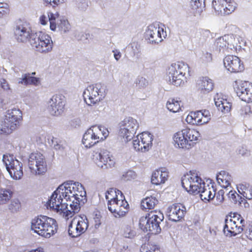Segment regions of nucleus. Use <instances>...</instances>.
<instances>
[{"instance_id": "obj_1", "label": "nucleus", "mask_w": 252, "mask_h": 252, "mask_svg": "<svg viewBox=\"0 0 252 252\" xmlns=\"http://www.w3.org/2000/svg\"><path fill=\"white\" fill-rule=\"evenodd\" d=\"M57 221L44 215H39L32 220L31 229L34 233L45 238H50L57 232Z\"/></svg>"}, {"instance_id": "obj_2", "label": "nucleus", "mask_w": 252, "mask_h": 252, "mask_svg": "<svg viewBox=\"0 0 252 252\" xmlns=\"http://www.w3.org/2000/svg\"><path fill=\"white\" fill-rule=\"evenodd\" d=\"M163 219V214L160 211H151L140 218L139 226L144 232L152 234H158L161 232L159 224Z\"/></svg>"}, {"instance_id": "obj_3", "label": "nucleus", "mask_w": 252, "mask_h": 252, "mask_svg": "<svg viewBox=\"0 0 252 252\" xmlns=\"http://www.w3.org/2000/svg\"><path fill=\"white\" fill-rule=\"evenodd\" d=\"M198 131L186 127L176 132L173 137L175 145L179 148L189 149L200 137Z\"/></svg>"}, {"instance_id": "obj_4", "label": "nucleus", "mask_w": 252, "mask_h": 252, "mask_svg": "<svg viewBox=\"0 0 252 252\" xmlns=\"http://www.w3.org/2000/svg\"><path fill=\"white\" fill-rule=\"evenodd\" d=\"M22 120V113L18 109L8 110L0 126V135H8L15 130Z\"/></svg>"}, {"instance_id": "obj_5", "label": "nucleus", "mask_w": 252, "mask_h": 252, "mask_svg": "<svg viewBox=\"0 0 252 252\" xmlns=\"http://www.w3.org/2000/svg\"><path fill=\"white\" fill-rule=\"evenodd\" d=\"M189 65L183 62H178L171 65L168 68V79L170 83L176 86L184 83L185 75L189 71Z\"/></svg>"}, {"instance_id": "obj_6", "label": "nucleus", "mask_w": 252, "mask_h": 252, "mask_svg": "<svg viewBox=\"0 0 252 252\" xmlns=\"http://www.w3.org/2000/svg\"><path fill=\"white\" fill-rule=\"evenodd\" d=\"M245 223V220L241 215L234 213L225 219L223 227L224 233L227 236H236L243 231Z\"/></svg>"}, {"instance_id": "obj_7", "label": "nucleus", "mask_w": 252, "mask_h": 252, "mask_svg": "<svg viewBox=\"0 0 252 252\" xmlns=\"http://www.w3.org/2000/svg\"><path fill=\"white\" fill-rule=\"evenodd\" d=\"M30 43L33 49L41 53H48L53 49V43L51 36L42 32L34 33Z\"/></svg>"}, {"instance_id": "obj_8", "label": "nucleus", "mask_w": 252, "mask_h": 252, "mask_svg": "<svg viewBox=\"0 0 252 252\" xmlns=\"http://www.w3.org/2000/svg\"><path fill=\"white\" fill-rule=\"evenodd\" d=\"M204 184V181L197 173L191 171L185 175L182 179V187L189 193L194 195L199 193Z\"/></svg>"}, {"instance_id": "obj_9", "label": "nucleus", "mask_w": 252, "mask_h": 252, "mask_svg": "<svg viewBox=\"0 0 252 252\" xmlns=\"http://www.w3.org/2000/svg\"><path fill=\"white\" fill-rule=\"evenodd\" d=\"M63 186L60 185L57 189L53 193L50 199L47 202V208L56 211L63 214V211L67 209L68 204L63 203V198L66 201L67 197H65V193L63 191Z\"/></svg>"}, {"instance_id": "obj_10", "label": "nucleus", "mask_w": 252, "mask_h": 252, "mask_svg": "<svg viewBox=\"0 0 252 252\" xmlns=\"http://www.w3.org/2000/svg\"><path fill=\"white\" fill-rule=\"evenodd\" d=\"M28 165L32 173L43 175L47 170L44 156L40 153H32L29 157Z\"/></svg>"}, {"instance_id": "obj_11", "label": "nucleus", "mask_w": 252, "mask_h": 252, "mask_svg": "<svg viewBox=\"0 0 252 252\" xmlns=\"http://www.w3.org/2000/svg\"><path fill=\"white\" fill-rule=\"evenodd\" d=\"M138 126L136 120L131 117L126 118L120 124V135L126 142L130 141L136 133Z\"/></svg>"}, {"instance_id": "obj_12", "label": "nucleus", "mask_w": 252, "mask_h": 252, "mask_svg": "<svg viewBox=\"0 0 252 252\" xmlns=\"http://www.w3.org/2000/svg\"><path fill=\"white\" fill-rule=\"evenodd\" d=\"M14 36L17 42L27 43L32 38V28L30 23L26 21H19L13 30Z\"/></svg>"}, {"instance_id": "obj_13", "label": "nucleus", "mask_w": 252, "mask_h": 252, "mask_svg": "<svg viewBox=\"0 0 252 252\" xmlns=\"http://www.w3.org/2000/svg\"><path fill=\"white\" fill-rule=\"evenodd\" d=\"M89 226L86 216H76L73 219L68 226V234L72 238H76L84 233Z\"/></svg>"}, {"instance_id": "obj_14", "label": "nucleus", "mask_w": 252, "mask_h": 252, "mask_svg": "<svg viewBox=\"0 0 252 252\" xmlns=\"http://www.w3.org/2000/svg\"><path fill=\"white\" fill-rule=\"evenodd\" d=\"M2 161L11 177L15 180L20 179L23 175V164L10 155H4Z\"/></svg>"}, {"instance_id": "obj_15", "label": "nucleus", "mask_w": 252, "mask_h": 252, "mask_svg": "<svg viewBox=\"0 0 252 252\" xmlns=\"http://www.w3.org/2000/svg\"><path fill=\"white\" fill-rule=\"evenodd\" d=\"M83 97L88 105L91 106L100 101L104 97L101 85L96 84L89 86L84 91Z\"/></svg>"}, {"instance_id": "obj_16", "label": "nucleus", "mask_w": 252, "mask_h": 252, "mask_svg": "<svg viewBox=\"0 0 252 252\" xmlns=\"http://www.w3.org/2000/svg\"><path fill=\"white\" fill-rule=\"evenodd\" d=\"M108 208L115 217L120 218L126 216L129 207L124 195L121 194L119 199L108 204Z\"/></svg>"}, {"instance_id": "obj_17", "label": "nucleus", "mask_w": 252, "mask_h": 252, "mask_svg": "<svg viewBox=\"0 0 252 252\" xmlns=\"http://www.w3.org/2000/svg\"><path fill=\"white\" fill-rule=\"evenodd\" d=\"M63 191L65 193V197L67 200L71 201V198H74L75 200L78 201L80 197H83L86 195V191L81 184L76 182L73 184H63Z\"/></svg>"}, {"instance_id": "obj_18", "label": "nucleus", "mask_w": 252, "mask_h": 252, "mask_svg": "<svg viewBox=\"0 0 252 252\" xmlns=\"http://www.w3.org/2000/svg\"><path fill=\"white\" fill-rule=\"evenodd\" d=\"M211 119L210 112L206 109L191 112L188 115L187 122L192 125L202 126L208 123Z\"/></svg>"}, {"instance_id": "obj_19", "label": "nucleus", "mask_w": 252, "mask_h": 252, "mask_svg": "<svg viewBox=\"0 0 252 252\" xmlns=\"http://www.w3.org/2000/svg\"><path fill=\"white\" fill-rule=\"evenodd\" d=\"M234 90L243 101L248 103L252 102V83L248 81H236Z\"/></svg>"}, {"instance_id": "obj_20", "label": "nucleus", "mask_w": 252, "mask_h": 252, "mask_svg": "<svg viewBox=\"0 0 252 252\" xmlns=\"http://www.w3.org/2000/svg\"><path fill=\"white\" fill-rule=\"evenodd\" d=\"M50 104L49 107L50 113L54 116H59L65 110V97L62 94H55L51 98Z\"/></svg>"}, {"instance_id": "obj_21", "label": "nucleus", "mask_w": 252, "mask_h": 252, "mask_svg": "<svg viewBox=\"0 0 252 252\" xmlns=\"http://www.w3.org/2000/svg\"><path fill=\"white\" fill-rule=\"evenodd\" d=\"M212 5L218 14L223 15L231 14L236 7L234 0H213Z\"/></svg>"}, {"instance_id": "obj_22", "label": "nucleus", "mask_w": 252, "mask_h": 252, "mask_svg": "<svg viewBox=\"0 0 252 252\" xmlns=\"http://www.w3.org/2000/svg\"><path fill=\"white\" fill-rule=\"evenodd\" d=\"M223 62L225 68L232 73H239L244 70V63L237 56L228 55L224 59Z\"/></svg>"}, {"instance_id": "obj_23", "label": "nucleus", "mask_w": 252, "mask_h": 252, "mask_svg": "<svg viewBox=\"0 0 252 252\" xmlns=\"http://www.w3.org/2000/svg\"><path fill=\"white\" fill-rule=\"evenodd\" d=\"M146 34L152 42L158 43L162 41L163 38H165L166 32L162 28L150 26L146 32Z\"/></svg>"}, {"instance_id": "obj_24", "label": "nucleus", "mask_w": 252, "mask_h": 252, "mask_svg": "<svg viewBox=\"0 0 252 252\" xmlns=\"http://www.w3.org/2000/svg\"><path fill=\"white\" fill-rule=\"evenodd\" d=\"M186 213L184 206L180 203H175L169 207L168 216L169 220L177 221L184 217Z\"/></svg>"}, {"instance_id": "obj_25", "label": "nucleus", "mask_w": 252, "mask_h": 252, "mask_svg": "<svg viewBox=\"0 0 252 252\" xmlns=\"http://www.w3.org/2000/svg\"><path fill=\"white\" fill-rule=\"evenodd\" d=\"M99 158L96 161L98 166L107 169L111 168L115 165V161L113 157L107 151L101 152L98 155Z\"/></svg>"}, {"instance_id": "obj_26", "label": "nucleus", "mask_w": 252, "mask_h": 252, "mask_svg": "<svg viewBox=\"0 0 252 252\" xmlns=\"http://www.w3.org/2000/svg\"><path fill=\"white\" fill-rule=\"evenodd\" d=\"M214 87L213 81L208 77H202L196 82V88L202 94H207L211 92Z\"/></svg>"}, {"instance_id": "obj_27", "label": "nucleus", "mask_w": 252, "mask_h": 252, "mask_svg": "<svg viewBox=\"0 0 252 252\" xmlns=\"http://www.w3.org/2000/svg\"><path fill=\"white\" fill-rule=\"evenodd\" d=\"M216 189L213 184L205 185L204 183L200 189V197L204 202L209 201L214 198L216 195Z\"/></svg>"}, {"instance_id": "obj_28", "label": "nucleus", "mask_w": 252, "mask_h": 252, "mask_svg": "<svg viewBox=\"0 0 252 252\" xmlns=\"http://www.w3.org/2000/svg\"><path fill=\"white\" fill-rule=\"evenodd\" d=\"M214 101L219 110L223 113L230 111L232 106L231 103L224 98L222 94H217L214 97Z\"/></svg>"}, {"instance_id": "obj_29", "label": "nucleus", "mask_w": 252, "mask_h": 252, "mask_svg": "<svg viewBox=\"0 0 252 252\" xmlns=\"http://www.w3.org/2000/svg\"><path fill=\"white\" fill-rule=\"evenodd\" d=\"M93 131L94 139L98 143L105 140L109 135V132L107 128L103 126H94L90 127Z\"/></svg>"}, {"instance_id": "obj_30", "label": "nucleus", "mask_w": 252, "mask_h": 252, "mask_svg": "<svg viewBox=\"0 0 252 252\" xmlns=\"http://www.w3.org/2000/svg\"><path fill=\"white\" fill-rule=\"evenodd\" d=\"M168 177V173L167 171H163L162 169H158L153 173L151 182L156 185L163 184L167 180Z\"/></svg>"}, {"instance_id": "obj_31", "label": "nucleus", "mask_w": 252, "mask_h": 252, "mask_svg": "<svg viewBox=\"0 0 252 252\" xmlns=\"http://www.w3.org/2000/svg\"><path fill=\"white\" fill-rule=\"evenodd\" d=\"M225 40L228 45L229 50L237 52L241 48V46L239 42L238 38L233 34L224 35Z\"/></svg>"}, {"instance_id": "obj_32", "label": "nucleus", "mask_w": 252, "mask_h": 252, "mask_svg": "<svg viewBox=\"0 0 252 252\" xmlns=\"http://www.w3.org/2000/svg\"><path fill=\"white\" fill-rule=\"evenodd\" d=\"M19 84L28 85L38 86L40 84V78L35 76H31L30 73L23 74L22 78L18 81Z\"/></svg>"}, {"instance_id": "obj_33", "label": "nucleus", "mask_w": 252, "mask_h": 252, "mask_svg": "<svg viewBox=\"0 0 252 252\" xmlns=\"http://www.w3.org/2000/svg\"><path fill=\"white\" fill-rule=\"evenodd\" d=\"M217 180L218 184L221 187L226 188L230 186L232 177L227 172L221 171L217 175Z\"/></svg>"}, {"instance_id": "obj_34", "label": "nucleus", "mask_w": 252, "mask_h": 252, "mask_svg": "<svg viewBox=\"0 0 252 252\" xmlns=\"http://www.w3.org/2000/svg\"><path fill=\"white\" fill-rule=\"evenodd\" d=\"M82 143L86 148H91L97 143L96 140L94 139L93 131L89 128L87 130L83 135L82 138Z\"/></svg>"}, {"instance_id": "obj_35", "label": "nucleus", "mask_w": 252, "mask_h": 252, "mask_svg": "<svg viewBox=\"0 0 252 252\" xmlns=\"http://www.w3.org/2000/svg\"><path fill=\"white\" fill-rule=\"evenodd\" d=\"M80 200H76L75 199L72 200V203L70 204V210H68L67 208L65 210L63 211V216L66 219L72 217L75 214L78 213L80 209Z\"/></svg>"}, {"instance_id": "obj_36", "label": "nucleus", "mask_w": 252, "mask_h": 252, "mask_svg": "<svg viewBox=\"0 0 252 252\" xmlns=\"http://www.w3.org/2000/svg\"><path fill=\"white\" fill-rule=\"evenodd\" d=\"M237 189L239 193L246 199H252V187L249 184H240L237 186Z\"/></svg>"}, {"instance_id": "obj_37", "label": "nucleus", "mask_w": 252, "mask_h": 252, "mask_svg": "<svg viewBox=\"0 0 252 252\" xmlns=\"http://www.w3.org/2000/svg\"><path fill=\"white\" fill-rule=\"evenodd\" d=\"M137 136L141 140L143 147L148 151L149 147H151L152 145L153 135L149 132H143L138 134Z\"/></svg>"}, {"instance_id": "obj_38", "label": "nucleus", "mask_w": 252, "mask_h": 252, "mask_svg": "<svg viewBox=\"0 0 252 252\" xmlns=\"http://www.w3.org/2000/svg\"><path fill=\"white\" fill-rule=\"evenodd\" d=\"M158 200L155 197H147L142 200L141 207L142 210L153 209L158 204Z\"/></svg>"}, {"instance_id": "obj_39", "label": "nucleus", "mask_w": 252, "mask_h": 252, "mask_svg": "<svg viewBox=\"0 0 252 252\" xmlns=\"http://www.w3.org/2000/svg\"><path fill=\"white\" fill-rule=\"evenodd\" d=\"M121 194L124 195L121 190L114 188L109 189L105 193V198L108 201L107 205L119 199V196Z\"/></svg>"}, {"instance_id": "obj_40", "label": "nucleus", "mask_w": 252, "mask_h": 252, "mask_svg": "<svg viewBox=\"0 0 252 252\" xmlns=\"http://www.w3.org/2000/svg\"><path fill=\"white\" fill-rule=\"evenodd\" d=\"M191 6L194 16L200 15L205 7V0H191Z\"/></svg>"}, {"instance_id": "obj_41", "label": "nucleus", "mask_w": 252, "mask_h": 252, "mask_svg": "<svg viewBox=\"0 0 252 252\" xmlns=\"http://www.w3.org/2000/svg\"><path fill=\"white\" fill-rule=\"evenodd\" d=\"M13 190L12 189H1L0 190V204L7 203L12 198Z\"/></svg>"}, {"instance_id": "obj_42", "label": "nucleus", "mask_w": 252, "mask_h": 252, "mask_svg": "<svg viewBox=\"0 0 252 252\" xmlns=\"http://www.w3.org/2000/svg\"><path fill=\"white\" fill-rule=\"evenodd\" d=\"M167 109L171 112L176 113L181 109V101L175 98L169 99L166 104Z\"/></svg>"}, {"instance_id": "obj_43", "label": "nucleus", "mask_w": 252, "mask_h": 252, "mask_svg": "<svg viewBox=\"0 0 252 252\" xmlns=\"http://www.w3.org/2000/svg\"><path fill=\"white\" fill-rule=\"evenodd\" d=\"M217 48L219 50L220 52L224 53L225 52H229L228 45L226 44L225 40L224 35L218 38L215 42Z\"/></svg>"}, {"instance_id": "obj_44", "label": "nucleus", "mask_w": 252, "mask_h": 252, "mask_svg": "<svg viewBox=\"0 0 252 252\" xmlns=\"http://www.w3.org/2000/svg\"><path fill=\"white\" fill-rule=\"evenodd\" d=\"M48 20L50 22V28L51 30L55 31L57 28L56 20L59 17V13L56 12L55 14L49 12L47 13Z\"/></svg>"}, {"instance_id": "obj_45", "label": "nucleus", "mask_w": 252, "mask_h": 252, "mask_svg": "<svg viewBox=\"0 0 252 252\" xmlns=\"http://www.w3.org/2000/svg\"><path fill=\"white\" fill-rule=\"evenodd\" d=\"M57 27L62 33H65L70 30V25L68 21L64 19L60 20V23H58Z\"/></svg>"}, {"instance_id": "obj_46", "label": "nucleus", "mask_w": 252, "mask_h": 252, "mask_svg": "<svg viewBox=\"0 0 252 252\" xmlns=\"http://www.w3.org/2000/svg\"><path fill=\"white\" fill-rule=\"evenodd\" d=\"M133 146L134 149L137 151L144 152L147 151V149H145L143 147L141 140L137 136H136V139L133 141Z\"/></svg>"}, {"instance_id": "obj_47", "label": "nucleus", "mask_w": 252, "mask_h": 252, "mask_svg": "<svg viewBox=\"0 0 252 252\" xmlns=\"http://www.w3.org/2000/svg\"><path fill=\"white\" fill-rule=\"evenodd\" d=\"M20 207L21 203L18 199H14L12 200L9 205V209L12 212L18 211Z\"/></svg>"}, {"instance_id": "obj_48", "label": "nucleus", "mask_w": 252, "mask_h": 252, "mask_svg": "<svg viewBox=\"0 0 252 252\" xmlns=\"http://www.w3.org/2000/svg\"><path fill=\"white\" fill-rule=\"evenodd\" d=\"M136 177V173L133 171L129 170L123 175L122 179L125 181H127L134 179Z\"/></svg>"}, {"instance_id": "obj_49", "label": "nucleus", "mask_w": 252, "mask_h": 252, "mask_svg": "<svg viewBox=\"0 0 252 252\" xmlns=\"http://www.w3.org/2000/svg\"><path fill=\"white\" fill-rule=\"evenodd\" d=\"M136 235L135 231L130 227L126 226L124 229V236L126 238H133Z\"/></svg>"}, {"instance_id": "obj_50", "label": "nucleus", "mask_w": 252, "mask_h": 252, "mask_svg": "<svg viewBox=\"0 0 252 252\" xmlns=\"http://www.w3.org/2000/svg\"><path fill=\"white\" fill-rule=\"evenodd\" d=\"M199 38L203 40H206L211 35V32L208 30H201L199 32Z\"/></svg>"}, {"instance_id": "obj_51", "label": "nucleus", "mask_w": 252, "mask_h": 252, "mask_svg": "<svg viewBox=\"0 0 252 252\" xmlns=\"http://www.w3.org/2000/svg\"><path fill=\"white\" fill-rule=\"evenodd\" d=\"M245 235L247 239L252 240V221L250 222L245 231Z\"/></svg>"}, {"instance_id": "obj_52", "label": "nucleus", "mask_w": 252, "mask_h": 252, "mask_svg": "<svg viewBox=\"0 0 252 252\" xmlns=\"http://www.w3.org/2000/svg\"><path fill=\"white\" fill-rule=\"evenodd\" d=\"M241 115L242 116H246L252 113L251 108L249 105H245L243 106L240 110Z\"/></svg>"}, {"instance_id": "obj_53", "label": "nucleus", "mask_w": 252, "mask_h": 252, "mask_svg": "<svg viewBox=\"0 0 252 252\" xmlns=\"http://www.w3.org/2000/svg\"><path fill=\"white\" fill-rule=\"evenodd\" d=\"M101 216L100 214H96L93 218V223L95 228H98L101 224Z\"/></svg>"}, {"instance_id": "obj_54", "label": "nucleus", "mask_w": 252, "mask_h": 252, "mask_svg": "<svg viewBox=\"0 0 252 252\" xmlns=\"http://www.w3.org/2000/svg\"><path fill=\"white\" fill-rule=\"evenodd\" d=\"M47 5L49 4L53 7H55L61 3H63L64 0H44Z\"/></svg>"}, {"instance_id": "obj_55", "label": "nucleus", "mask_w": 252, "mask_h": 252, "mask_svg": "<svg viewBox=\"0 0 252 252\" xmlns=\"http://www.w3.org/2000/svg\"><path fill=\"white\" fill-rule=\"evenodd\" d=\"M228 196L230 199H232L235 203H236L238 201L237 199L239 197V195L237 193L236 191L231 190L228 193Z\"/></svg>"}, {"instance_id": "obj_56", "label": "nucleus", "mask_w": 252, "mask_h": 252, "mask_svg": "<svg viewBox=\"0 0 252 252\" xmlns=\"http://www.w3.org/2000/svg\"><path fill=\"white\" fill-rule=\"evenodd\" d=\"M9 12V9L6 5L2 3H0V18L6 15Z\"/></svg>"}, {"instance_id": "obj_57", "label": "nucleus", "mask_w": 252, "mask_h": 252, "mask_svg": "<svg viewBox=\"0 0 252 252\" xmlns=\"http://www.w3.org/2000/svg\"><path fill=\"white\" fill-rule=\"evenodd\" d=\"M224 192L222 190H219L217 193H216V199L217 200L218 203H221L224 200V196H223Z\"/></svg>"}, {"instance_id": "obj_58", "label": "nucleus", "mask_w": 252, "mask_h": 252, "mask_svg": "<svg viewBox=\"0 0 252 252\" xmlns=\"http://www.w3.org/2000/svg\"><path fill=\"white\" fill-rule=\"evenodd\" d=\"M0 82L1 87L4 90L8 91L10 89L9 84L5 79H1Z\"/></svg>"}, {"instance_id": "obj_59", "label": "nucleus", "mask_w": 252, "mask_h": 252, "mask_svg": "<svg viewBox=\"0 0 252 252\" xmlns=\"http://www.w3.org/2000/svg\"><path fill=\"white\" fill-rule=\"evenodd\" d=\"M160 248L157 245H150L149 248L146 252H159Z\"/></svg>"}, {"instance_id": "obj_60", "label": "nucleus", "mask_w": 252, "mask_h": 252, "mask_svg": "<svg viewBox=\"0 0 252 252\" xmlns=\"http://www.w3.org/2000/svg\"><path fill=\"white\" fill-rule=\"evenodd\" d=\"M47 17L45 15H42L39 18L40 23L42 25H45L47 23Z\"/></svg>"}, {"instance_id": "obj_61", "label": "nucleus", "mask_w": 252, "mask_h": 252, "mask_svg": "<svg viewBox=\"0 0 252 252\" xmlns=\"http://www.w3.org/2000/svg\"><path fill=\"white\" fill-rule=\"evenodd\" d=\"M239 154H241L242 156L250 155V151H248L247 150L245 149L243 147L239 149Z\"/></svg>"}, {"instance_id": "obj_62", "label": "nucleus", "mask_w": 252, "mask_h": 252, "mask_svg": "<svg viewBox=\"0 0 252 252\" xmlns=\"http://www.w3.org/2000/svg\"><path fill=\"white\" fill-rule=\"evenodd\" d=\"M114 58L115 59L117 60V61H118L120 58L121 57V54L120 53V52L118 51H114Z\"/></svg>"}, {"instance_id": "obj_63", "label": "nucleus", "mask_w": 252, "mask_h": 252, "mask_svg": "<svg viewBox=\"0 0 252 252\" xmlns=\"http://www.w3.org/2000/svg\"><path fill=\"white\" fill-rule=\"evenodd\" d=\"M31 76H34V75L36 74V73L35 72H33L32 73H30Z\"/></svg>"}, {"instance_id": "obj_64", "label": "nucleus", "mask_w": 252, "mask_h": 252, "mask_svg": "<svg viewBox=\"0 0 252 252\" xmlns=\"http://www.w3.org/2000/svg\"><path fill=\"white\" fill-rule=\"evenodd\" d=\"M249 252H252V249L250 250Z\"/></svg>"}]
</instances>
